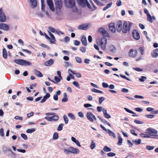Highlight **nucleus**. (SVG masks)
I'll return each mask as SVG.
<instances>
[{"instance_id": "f257e3e1", "label": "nucleus", "mask_w": 158, "mask_h": 158, "mask_svg": "<svg viewBox=\"0 0 158 158\" xmlns=\"http://www.w3.org/2000/svg\"><path fill=\"white\" fill-rule=\"evenodd\" d=\"M14 61L15 63L22 65L29 66L31 64V62L23 59H15Z\"/></svg>"}, {"instance_id": "f03ea898", "label": "nucleus", "mask_w": 158, "mask_h": 158, "mask_svg": "<svg viewBox=\"0 0 158 158\" xmlns=\"http://www.w3.org/2000/svg\"><path fill=\"white\" fill-rule=\"evenodd\" d=\"M55 5L56 10H59L62 7V0H55Z\"/></svg>"}, {"instance_id": "7ed1b4c3", "label": "nucleus", "mask_w": 158, "mask_h": 158, "mask_svg": "<svg viewBox=\"0 0 158 158\" xmlns=\"http://www.w3.org/2000/svg\"><path fill=\"white\" fill-rule=\"evenodd\" d=\"M147 132L146 133L149 135L152 136L154 135L153 134H157L158 131L151 128H149L147 129L146 130Z\"/></svg>"}, {"instance_id": "20e7f679", "label": "nucleus", "mask_w": 158, "mask_h": 158, "mask_svg": "<svg viewBox=\"0 0 158 158\" xmlns=\"http://www.w3.org/2000/svg\"><path fill=\"white\" fill-rule=\"evenodd\" d=\"M67 6L69 8H72L75 5L74 0H64Z\"/></svg>"}, {"instance_id": "39448f33", "label": "nucleus", "mask_w": 158, "mask_h": 158, "mask_svg": "<svg viewBox=\"0 0 158 158\" xmlns=\"http://www.w3.org/2000/svg\"><path fill=\"white\" fill-rule=\"evenodd\" d=\"M59 118V117L58 115H54L53 116L50 117H46L45 119L48 121L51 122L52 121H57Z\"/></svg>"}, {"instance_id": "423d86ee", "label": "nucleus", "mask_w": 158, "mask_h": 158, "mask_svg": "<svg viewBox=\"0 0 158 158\" xmlns=\"http://www.w3.org/2000/svg\"><path fill=\"white\" fill-rule=\"evenodd\" d=\"M133 37L135 40H138L140 39V36L139 33L136 30H134L132 32Z\"/></svg>"}, {"instance_id": "0eeeda50", "label": "nucleus", "mask_w": 158, "mask_h": 158, "mask_svg": "<svg viewBox=\"0 0 158 158\" xmlns=\"http://www.w3.org/2000/svg\"><path fill=\"white\" fill-rule=\"evenodd\" d=\"M98 31L104 36H108V34L107 31L104 28H100L98 29Z\"/></svg>"}, {"instance_id": "6e6552de", "label": "nucleus", "mask_w": 158, "mask_h": 158, "mask_svg": "<svg viewBox=\"0 0 158 158\" xmlns=\"http://www.w3.org/2000/svg\"><path fill=\"white\" fill-rule=\"evenodd\" d=\"M47 2L50 9L52 11H54L55 8L52 0H47Z\"/></svg>"}, {"instance_id": "1a4fd4ad", "label": "nucleus", "mask_w": 158, "mask_h": 158, "mask_svg": "<svg viewBox=\"0 0 158 158\" xmlns=\"http://www.w3.org/2000/svg\"><path fill=\"white\" fill-rule=\"evenodd\" d=\"M138 54L136 50L134 49H131L129 52V55L131 57H134L136 56Z\"/></svg>"}, {"instance_id": "9d476101", "label": "nucleus", "mask_w": 158, "mask_h": 158, "mask_svg": "<svg viewBox=\"0 0 158 158\" xmlns=\"http://www.w3.org/2000/svg\"><path fill=\"white\" fill-rule=\"evenodd\" d=\"M144 12L145 14H146L147 17V20L150 23H152L153 22V21L152 20L151 16L149 13L148 10L146 9L145 8L144 9Z\"/></svg>"}, {"instance_id": "9b49d317", "label": "nucleus", "mask_w": 158, "mask_h": 158, "mask_svg": "<svg viewBox=\"0 0 158 158\" xmlns=\"http://www.w3.org/2000/svg\"><path fill=\"white\" fill-rule=\"evenodd\" d=\"M0 29L7 31L9 29V27L6 24L0 23Z\"/></svg>"}, {"instance_id": "f8f14e48", "label": "nucleus", "mask_w": 158, "mask_h": 158, "mask_svg": "<svg viewBox=\"0 0 158 158\" xmlns=\"http://www.w3.org/2000/svg\"><path fill=\"white\" fill-rule=\"evenodd\" d=\"M109 31H110L113 33L115 32V26L114 23H110L109 24Z\"/></svg>"}, {"instance_id": "ddd939ff", "label": "nucleus", "mask_w": 158, "mask_h": 158, "mask_svg": "<svg viewBox=\"0 0 158 158\" xmlns=\"http://www.w3.org/2000/svg\"><path fill=\"white\" fill-rule=\"evenodd\" d=\"M69 152L73 154H77L79 152V151L78 149L74 148L72 147H70L69 148Z\"/></svg>"}, {"instance_id": "4468645a", "label": "nucleus", "mask_w": 158, "mask_h": 158, "mask_svg": "<svg viewBox=\"0 0 158 158\" xmlns=\"http://www.w3.org/2000/svg\"><path fill=\"white\" fill-rule=\"evenodd\" d=\"M122 23L121 21H119L118 22L117 24V31L119 32L122 30Z\"/></svg>"}, {"instance_id": "2eb2a0df", "label": "nucleus", "mask_w": 158, "mask_h": 158, "mask_svg": "<svg viewBox=\"0 0 158 158\" xmlns=\"http://www.w3.org/2000/svg\"><path fill=\"white\" fill-rule=\"evenodd\" d=\"M116 51V48L113 45L109 46V52L112 54H114Z\"/></svg>"}, {"instance_id": "dca6fc26", "label": "nucleus", "mask_w": 158, "mask_h": 158, "mask_svg": "<svg viewBox=\"0 0 158 158\" xmlns=\"http://www.w3.org/2000/svg\"><path fill=\"white\" fill-rule=\"evenodd\" d=\"M106 43L107 40L106 38L105 37L102 38L101 39V46L102 48H105Z\"/></svg>"}, {"instance_id": "f3484780", "label": "nucleus", "mask_w": 158, "mask_h": 158, "mask_svg": "<svg viewBox=\"0 0 158 158\" xmlns=\"http://www.w3.org/2000/svg\"><path fill=\"white\" fill-rule=\"evenodd\" d=\"M128 24L127 22L125 21L124 22L122 31L123 33H126L128 30Z\"/></svg>"}, {"instance_id": "a211bd4d", "label": "nucleus", "mask_w": 158, "mask_h": 158, "mask_svg": "<svg viewBox=\"0 0 158 158\" xmlns=\"http://www.w3.org/2000/svg\"><path fill=\"white\" fill-rule=\"evenodd\" d=\"M93 114L90 112L87 113L86 116L88 119L91 122H93L94 120L93 118Z\"/></svg>"}, {"instance_id": "6ab92c4d", "label": "nucleus", "mask_w": 158, "mask_h": 158, "mask_svg": "<svg viewBox=\"0 0 158 158\" xmlns=\"http://www.w3.org/2000/svg\"><path fill=\"white\" fill-rule=\"evenodd\" d=\"M77 2L81 6L84 7L86 6V0H77Z\"/></svg>"}, {"instance_id": "aec40b11", "label": "nucleus", "mask_w": 158, "mask_h": 158, "mask_svg": "<svg viewBox=\"0 0 158 158\" xmlns=\"http://www.w3.org/2000/svg\"><path fill=\"white\" fill-rule=\"evenodd\" d=\"M81 41L83 45L85 46H86L87 45V43L85 35H83L82 36L81 38Z\"/></svg>"}, {"instance_id": "412c9836", "label": "nucleus", "mask_w": 158, "mask_h": 158, "mask_svg": "<svg viewBox=\"0 0 158 158\" xmlns=\"http://www.w3.org/2000/svg\"><path fill=\"white\" fill-rule=\"evenodd\" d=\"M6 17L5 15L3 13H2L0 15V22H5L6 20Z\"/></svg>"}, {"instance_id": "4be33fe9", "label": "nucleus", "mask_w": 158, "mask_h": 158, "mask_svg": "<svg viewBox=\"0 0 158 158\" xmlns=\"http://www.w3.org/2000/svg\"><path fill=\"white\" fill-rule=\"evenodd\" d=\"M31 4V6L33 8H34L37 6V2L36 0H31L30 1Z\"/></svg>"}, {"instance_id": "5701e85b", "label": "nucleus", "mask_w": 158, "mask_h": 158, "mask_svg": "<svg viewBox=\"0 0 158 158\" xmlns=\"http://www.w3.org/2000/svg\"><path fill=\"white\" fill-rule=\"evenodd\" d=\"M54 63L53 60L50 59L49 60L46 61L44 63V64L46 66H50Z\"/></svg>"}, {"instance_id": "b1692460", "label": "nucleus", "mask_w": 158, "mask_h": 158, "mask_svg": "<svg viewBox=\"0 0 158 158\" xmlns=\"http://www.w3.org/2000/svg\"><path fill=\"white\" fill-rule=\"evenodd\" d=\"M34 72L35 75L38 77H42L43 76V75L42 73L36 70H35Z\"/></svg>"}, {"instance_id": "393cba45", "label": "nucleus", "mask_w": 158, "mask_h": 158, "mask_svg": "<svg viewBox=\"0 0 158 158\" xmlns=\"http://www.w3.org/2000/svg\"><path fill=\"white\" fill-rule=\"evenodd\" d=\"M2 56L4 59H6L7 57V54L6 50L4 48L2 50Z\"/></svg>"}, {"instance_id": "a878e982", "label": "nucleus", "mask_w": 158, "mask_h": 158, "mask_svg": "<svg viewBox=\"0 0 158 158\" xmlns=\"http://www.w3.org/2000/svg\"><path fill=\"white\" fill-rule=\"evenodd\" d=\"M88 27V26L85 24L80 25L78 27V29L82 30H85Z\"/></svg>"}, {"instance_id": "bb28decb", "label": "nucleus", "mask_w": 158, "mask_h": 158, "mask_svg": "<svg viewBox=\"0 0 158 158\" xmlns=\"http://www.w3.org/2000/svg\"><path fill=\"white\" fill-rule=\"evenodd\" d=\"M151 54L152 57L156 58L158 56V53L153 50Z\"/></svg>"}, {"instance_id": "cd10ccee", "label": "nucleus", "mask_w": 158, "mask_h": 158, "mask_svg": "<svg viewBox=\"0 0 158 158\" xmlns=\"http://www.w3.org/2000/svg\"><path fill=\"white\" fill-rule=\"evenodd\" d=\"M41 10H42L44 11L45 10V3L44 2V0H41Z\"/></svg>"}, {"instance_id": "c85d7f7f", "label": "nucleus", "mask_w": 158, "mask_h": 158, "mask_svg": "<svg viewBox=\"0 0 158 158\" xmlns=\"http://www.w3.org/2000/svg\"><path fill=\"white\" fill-rule=\"evenodd\" d=\"M118 142L117 144L118 145H121L122 144L123 139L120 136L118 137Z\"/></svg>"}, {"instance_id": "c756f323", "label": "nucleus", "mask_w": 158, "mask_h": 158, "mask_svg": "<svg viewBox=\"0 0 158 158\" xmlns=\"http://www.w3.org/2000/svg\"><path fill=\"white\" fill-rule=\"evenodd\" d=\"M103 114H104V115L105 117L107 118H109V114H107V110H105L104 108H103L102 110Z\"/></svg>"}, {"instance_id": "7c9ffc66", "label": "nucleus", "mask_w": 158, "mask_h": 158, "mask_svg": "<svg viewBox=\"0 0 158 158\" xmlns=\"http://www.w3.org/2000/svg\"><path fill=\"white\" fill-rule=\"evenodd\" d=\"M35 131V128L29 129H28L26 130V132L28 133H31L33 132H34Z\"/></svg>"}, {"instance_id": "2f4dec72", "label": "nucleus", "mask_w": 158, "mask_h": 158, "mask_svg": "<svg viewBox=\"0 0 158 158\" xmlns=\"http://www.w3.org/2000/svg\"><path fill=\"white\" fill-rule=\"evenodd\" d=\"M141 140L140 139H139L137 140H133L132 142L133 143H135V144L136 145L139 144L141 143Z\"/></svg>"}, {"instance_id": "473e14b6", "label": "nucleus", "mask_w": 158, "mask_h": 158, "mask_svg": "<svg viewBox=\"0 0 158 158\" xmlns=\"http://www.w3.org/2000/svg\"><path fill=\"white\" fill-rule=\"evenodd\" d=\"M58 138V133L55 132L54 133L53 136V139L54 140L57 139Z\"/></svg>"}, {"instance_id": "72a5a7b5", "label": "nucleus", "mask_w": 158, "mask_h": 158, "mask_svg": "<svg viewBox=\"0 0 158 158\" xmlns=\"http://www.w3.org/2000/svg\"><path fill=\"white\" fill-rule=\"evenodd\" d=\"M68 117L72 120H74L75 119L74 115L72 113H69L68 114Z\"/></svg>"}, {"instance_id": "f704fd0d", "label": "nucleus", "mask_w": 158, "mask_h": 158, "mask_svg": "<svg viewBox=\"0 0 158 158\" xmlns=\"http://www.w3.org/2000/svg\"><path fill=\"white\" fill-rule=\"evenodd\" d=\"M91 90L92 92H95V93H101V94H102L103 93L102 91H100V90L97 89L95 88L92 89Z\"/></svg>"}, {"instance_id": "c9c22d12", "label": "nucleus", "mask_w": 158, "mask_h": 158, "mask_svg": "<svg viewBox=\"0 0 158 158\" xmlns=\"http://www.w3.org/2000/svg\"><path fill=\"white\" fill-rule=\"evenodd\" d=\"M98 118L103 123H106L108 125H109V123L105 119H103L100 116H98Z\"/></svg>"}, {"instance_id": "e433bc0d", "label": "nucleus", "mask_w": 158, "mask_h": 158, "mask_svg": "<svg viewBox=\"0 0 158 158\" xmlns=\"http://www.w3.org/2000/svg\"><path fill=\"white\" fill-rule=\"evenodd\" d=\"M146 148L148 150H151L154 149V147L153 146H150V145H147L146 146Z\"/></svg>"}, {"instance_id": "4c0bfd02", "label": "nucleus", "mask_w": 158, "mask_h": 158, "mask_svg": "<svg viewBox=\"0 0 158 158\" xmlns=\"http://www.w3.org/2000/svg\"><path fill=\"white\" fill-rule=\"evenodd\" d=\"M64 124L63 123L60 124L57 127V130L59 131H60L62 130L63 128V127L64 126Z\"/></svg>"}, {"instance_id": "58836bf2", "label": "nucleus", "mask_w": 158, "mask_h": 158, "mask_svg": "<svg viewBox=\"0 0 158 158\" xmlns=\"http://www.w3.org/2000/svg\"><path fill=\"white\" fill-rule=\"evenodd\" d=\"M63 118L65 123L66 124H67L68 123L69 120L67 116L65 115H64L63 116Z\"/></svg>"}, {"instance_id": "ea45409f", "label": "nucleus", "mask_w": 158, "mask_h": 158, "mask_svg": "<svg viewBox=\"0 0 158 158\" xmlns=\"http://www.w3.org/2000/svg\"><path fill=\"white\" fill-rule=\"evenodd\" d=\"M147 79V77L145 76H141L140 78H139V80L140 82H143L145 80Z\"/></svg>"}, {"instance_id": "a19ab883", "label": "nucleus", "mask_w": 158, "mask_h": 158, "mask_svg": "<svg viewBox=\"0 0 158 158\" xmlns=\"http://www.w3.org/2000/svg\"><path fill=\"white\" fill-rule=\"evenodd\" d=\"M139 51H140V52L141 53V55H143L144 53V49L142 47H140L139 49Z\"/></svg>"}, {"instance_id": "79ce46f5", "label": "nucleus", "mask_w": 158, "mask_h": 158, "mask_svg": "<svg viewBox=\"0 0 158 158\" xmlns=\"http://www.w3.org/2000/svg\"><path fill=\"white\" fill-rule=\"evenodd\" d=\"M94 2L98 5H99V6H103V4L101 2H100L98 0H93Z\"/></svg>"}, {"instance_id": "37998d69", "label": "nucleus", "mask_w": 158, "mask_h": 158, "mask_svg": "<svg viewBox=\"0 0 158 158\" xmlns=\"http://www.w3.org/2000/svg\"><path fill=\"white\" fill-rule=\"evenodd\" d=\"M109 135L113 137L114 138H115L116 137L115 134L110 130H109Z\"/></svg>"}, {"instance_id": "c03bdc74", "label": "nucleus", "mask_w": 158, "mask_h": 158, "mask_svg": "<svg viewBox=\"0 0 158 158\" xmlns=\"http://www.w3.org/2000/svg\"><path fill=\"white\" fill-rule=\"evenodd\" d=\"M105 99L104 97H100L99 98V104H101L103 102Z\"/></svg>"}, {"instance_id": "a18cd8bd", "label": "nucleus", "mask_w": 158, "mask_h": 158, "mask_svg": "<svg viewBox=\"0 0 158 158\" xmlns=\"http://www.w3.org/2000/svg\"><path fill=\"white\" fill-rule=\"evenodd\" d=\"M124 109L127 112L131 114H135V113L133 112V111L129 110V109H127L126 108H124Z\"/></svg>"}, {"instance_id": "49530a36", "label": "nucleus", "mask_w": 158, "mask_h": 158, "mask_svg": "<svg viewBox=\"0 0 158 158\" xmlns=\"http://www.w3.org/2000/svg\"><path fill=\"white\" fill-rule=\"evenodd\" d=\"M79 49L80 51L82 52H85L86 51V48L84 47H80Z\"/></svg>"}, {"instance_id": "de8ad7c7", "label": "nucleus", "mask_w": 158, "mask_h": 158, "mask_svg": "<svg viewBox=\"0 0 158 158\" xmlns=\"http://www.w3.org/2000/svg\"><path fill=\"white\" fill-rule=\"evenodd\" d=\"M73 84L75 85L76 87L78 88H80V87H79V85L78 83L76 81H74L73 82Z\"/></svg>"}, {"instance_id": "09e8293b", "label": "nucleus", "mask_w": 158, "mask_h": 158, "mask_svg": "<svg viewBox=\"0 0 158 158\" xmlns=\"http://www.w3.org/2000/svg\"><path fill=\"white\" fill-rule=\"evenodd\" d=\"M21 136L24 139V140H27V136L26 135L22 133L21 135Z\"/></svg>"}, {"instance_id": "8fccbe9b", "label": "nucleus", "mask_w": 158, "mask_h": 158, "mask_svg": "<svg viewBox=\"0 0 158 158\" xmlns=\"http://www.w3.org/2000/svg\"><path fill=\"white\" fill-rule=\"evenodd\" d=\"M75 59L76 61L79 63H81L82 62L81 60V58L79 57H76L75 58Z\"/></svg>"}, {"instance_id": "3c124183", "label": "nucleus", "mask_w": 158, "mask_h": 158, "mask_svg": "<svg viewBox=\"0 0 158 158\" xmlns=\"http://www.w3.org/2000/svg\"><path fill=\"white\" fill-rule=\"evenodd\" d=\"M61 78H60L59 77H58L56 76H55L54 77V79L57 82H59L60 81V79Z\"/></svg>"}, {"instance_id": "603ef678", "label": "nucleus", "mask_w": 158, "mask_h": 158, "mask_svg": "<svg viewBox=\"0 0 158 158\" xmlns=\"http://www.w3.org/2000/svg\"><path fill=\"white\" fill-rule=\"evenodd\" d=\"M145 116L149 118H152L155 117V115L152 114H145Z\"/></svg>"}, {"instance_id": "864d4df0", "label": "nucleus", "mask_w": 158, "mask_h": 158, "mask_svg": "<svg viewBox=\"0 0 158 158\" xmlns=\"http://www.w3.org/2000/svg\"><path fill=\"white\" fill-rule=\"evenodd\" d=\"M134 122L136 124H143V122L136 119H135L134 120Z\"/></svg>"}, {"instance_id": "5fc2aeb1", "label": "nucleus", "mask_w": 158, "mask_h": 158, "mask_svg": "<svg viewBox=\"0 0 158 158\" xmlns=\"http://www.w3.org/2000/svg\"><path fill=\"white\" fill-rule=\"evenodd\" d=\"M122 2L121 0H118L116 3V5L118 6H120L122 5Z\"/></svg>"}, {"instance_id": "6e6d98bb", "label": "nucleus", "mask_w": 158, "mask_h": 158, "mask_svg": "<svg viewBox=\"0 0 158 158\" xmlns=\"http://www.w3.org/2000/svg\"><path fill=\"white\" fill-rule=\"evenodd\" d=\"M15 118L16 119H19L21 121H22L23 120V118L22 117H20L18 116H15Z\"/></svg>"}, {"instance_id": "4d7b16f0", "label": "nucleus", "mask_w": 158, "mask_h": 158, "mask_svg": "<svg viewBox=\"0 0 158 158\" xmlns=\"http://www.w3.org/2000/svg\"><path fill=\"white\" fill-rule=\"evenodd\" d=\"M133 69L135 71L139 72L142 71L143 70V69H140L138 68H133Z\"/></svg>"}, {"instance_id": "13d9d810", "label": "nucleus", "mask_w": 158, "mask_h": 158, "mask_svg": "<svg viewBox=\"0 0 158 158\" xmlns=\"http://www.w3.org/2000/svg\"><path fill=\"white\" fill-rule=\"evenodd\" d=\"M0 135L2 137L4 135V130L3 128L0 129Z\"/></svg>"}, {"instance_id": "bf43d9fd", "label": "nucleus", "mask_w": 158, "mask_h": 158, "mask_svg": "<svg viewBox=\"0 0 158 158\" xmlns=\"http://www.w3.org/2000/svg\"><path fill=\"white\" fill-rule=\"evenodd\" d=\"M120 76L123 78H125L126 79H127V80L129 81H131V80L128 78H127L126 76H124V75H123L122 74H120Z\"/></svg>"}, {"instance_id": "052dcab7", "label": "nucleus", "mask_w": 158, "mask_h": 158, "mask_svg": "<svg viewBox=\"0 0 158 158\" xmlns=\"http://www.w3.org/2000/svg\"><path fill=\"white\" fill-rule=\"evenodd\" d=\"M48 29L50 31L54 33L55 32V29L52 27H48Z\"/></svg>"}, {"instance_id": "680f3d73", "label": "nucleus", "mask_w": 158, "mask_h": 158, "mask_svg": "<svg viewBox=\"0 0 158 158\" xmlns=\"http://www.w3.org/2000/svg\"><path fill=\"white\" fill-rule=\"evenodd\" d=\"M50 94L48 93H47L46 94L44 97V98L47 99L50 97Z\"/></svg>"}, {"instance_id": "e2e57ef3", "label": "nucleus", "mask_w": 158, "mask_h": 158, "mask_svg": "<svg viewBox=\"0 0 158 158\" xmlns=\"http://www.w3.org/2000/svg\"><path fill=\"white\" fill-rule=\"evenodd\" d=\"M135 98H141V99H143L144 97L142 96H140L138 95H135L134 96Z\"/></svg>"}, {"instance_id": "0e129e2a", "label": "nucleus", "mask_w": 158, "mask_h": 158, "mask_svg": "<svg viewBox=\"0 0 158 158\" xmlns=\"http://www.w3.org/2000/svg\"><path fill=\"white\" fill-rule=\"evenodd\" d=\"M49 33L50 36L51 37L52 39L55 41L54 36L50 32H49Z\"/></svg>"}, {"instance_id": "69168bd1", "label": "nucleus", "mask_w": 158, "mask_h": 158, "mask_svg": "<svg viewBox=\"0 0 158 158\" xmlns=\"http://www.w3.org/2000/svg\"><path fill=\"white\" fill-rule=\"evenodd\" d=\"M95 147V143L93 141H92V144L90 146V148H91V149H93Z\"/></svg>"}, {"instance_id": "338daca9", "label": "nucleus", "mask_w": 158, "mask_h": 158, "mask_svg": "<svg viewBox=\"0 0 158 158\" xmlns=\"http://www.w3.org/2000/svg\"><path fill=\"white\" fill-rule=\"evenodd\" d=\"M135 110L136 111L139 112H141L143 111V110L139 107H137L135 108Z\"/></svg>"}, {"instance_id": "774afa93", "label": "nucleus", "mask_w": 158, "mask_h": 158, "mask_svg": "<svg viewBox=\"0 0 158 158\" xmlns=\"http://www.w3.org/2000/svg\"><path fill=\"white\" fill-rule=\"evenodd\" d=\"M102 85L104 88H107L109 86V85L107 84L105 82H103L102 83Z\"/></svg>"}]
</instances>
